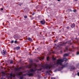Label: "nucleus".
<instances>
[{
  "label": "nucleus",
  "instance_id": "33",
  "mask_svg": "<svg viewBox=\"0 0 79 79\" xmlns=\"http://www.w3.org/2000/svg\"><path fill=\"white\" fill-rule=\"evenodd\" d=\"M1 10H2V11L3 10V8H1Z\"/></svg>",
  "mask_w": 79,
  "mask_h": 79
},
{
  "label": "nucleus",
  "instance_id": "39",
  "mask_svg": "<svg viewBox=\"0 0 79 79\" xmlns=\"http://www.w3.org/2000/svg\"><path fill=\"white\" fill-rule=\"evenodd\" d=\"M60 52H62V51H60Z\"/></svg>",
  "mask_w": 79,
  "mask_h": 79
},
{
  "label": "nucleus",
  "instance_id": "29",
  "mask_svg": "<svg viewBox=\"0 0 79 79\" xmlns=\"http://www.w3.org/2000/svg\"><path fill=\"white\" fill-rule=\"evenodd\" d=\"M77 55H79V52H77Z\"/></svg>",
  "mask_w": 79,
  "mask_h": 79
},
{
  "label": "nucleus",
  "instance_id": "16",
  "mask_svg": "<svg viewBox=\"0 0 79 79\" xmlns=\"http://www.w3.org/2000/svg\"><path fill=\"white\" fill-rule=\"evenodd\" d=\"M13 63H14V62L13 60H11L10 62V64H13Z\"/></svg>",
  "mask_w": 79,
  "mask_h": 79
},
{
  "label": "nucleus",
  "instance_id": "34",
  "mask_svg": "<svg viewBox=\"0 0 79 79\" xmlns=\"http://www.w3.org/2000/svg\"><path fill=\"white\" fill-rule=\"evenodd\" d=\"M30 61H31V63H32L33 62V61L32 60H31Z\"/></svg>",
  "mask_w": 79,
  "mask_h": 79
},
{
  "label": "nucleus",
  "instance_id": "13",
  "mask_svg": "<svg viewBox=\"0 0 79 79\" xmlns=\"http://www.w3.org/2000/svg\"><path fill=\"white\" fill-rule=\"evenodd\" d=\"M10 77L12 78V77H15V75H13L12 73H10Z\"/></svg>",
  "mask_w": 79,
  "mask_h": 79
},
{
  "label": "nucleus",
  "instance_id": "35",
  "mask_svg": "<svg viewBox=\"0 0 79 79\" xmlns=\"http://www.w3.org/2000/svg\"><path fill=\"white\" fill-rule=\"evenodd\" d=\"M51 79H55V78H52Z\"/></svg>",
  "mask_w": 79,
  "mask_h": 79
},
{
  "label": "nucleus",
  "instance_id": "14",
  "mask_svg": "<svg viewBox=\"0 0 79 79\" xmlns=\"http://www.w3.org/2000/svg\"><path fill=\"white\" fill-rule=\"evenodd\" d=\"M68 50V48L67 47H66L65 50H64V52H67Z\"/></svg>",
  "mask_w": 79,
  "mask_h": 79
},
{
  "label": "nucleus",
  "instance_id": "26",
  "mask_svg": "<svg viewBox=\"0 0 79 79\" xmlns=\"http://www.w3.org/2000/svg\"><path fill=\"white\" fill-rule=\"evenodd\" d=\"M2 74H5V73H4V72H2Z\"/></svg>",
  "mask_w": 79,
  "mask_h": 79
},
{
  "label": "nucleus",
  "instance_id": "12",
  "mask_svg": "<svg viewBox=\"0 0 79 79\" xmlns=\"http://www.w3.org/2000/svg\"><path fill=\"white\" fill-rule=\"evenodd\" d=\"M69 55V54H68V53H65L64 55V57H66V56H68Z\"/></svg>",
  "mask_w": 79,
  "mask_h": 79
},
{
  "label": "nucleus",
  "instance_id": "36",
  "mask_svg": "<svg viewBox=\"0 0 79 79\" xmlns=\"http://www.w3.org/2000/svg\"><path fill=\"white\" fill-rule=\"evenodd\" d=\"M74 1H78V0H74Z\"/></svg>",
  "mask_w": 79,
  "mask_h": 79
},
{
  "label": "nucleus",
  "instance_id": "15",
  "mask_svg": "<svg viewBox=\"0 0 79 79\" xmlns=\"http://www.w3.org/2000/svg\"><path fill=\"white\" fill-rule=\"evenodd\" d=\"M71 69H72L73 70H75V68L74 66H72V67H71Z\"/></svg>",
  "mask_w": 79,
  "mask_h": 79
},
{
  "label": "nucleus",
  "instance_id": "11",
  "mask_svg": "<svg viewBox=\"0 0 79 79\" xmlns=\"http://www.w3.org/2000/svg\"><path fill=\"white\" fill-rule=\"evenodd\" d=\"M2 54H3V55H6V54H7L6 53H7V52H6V51H4L2 53Z\"/></svg>",
  "mask_w": 79,
  "mask_h": 79
},
{
  "label": "nucleus",
  "instance_id": "19",
  "mask_svg": "<svg viewBox=\"0 0 79 79\" xmlns=\"http://www.w3.org/2000/svg\"><path fill=\"white\" fill-rule=\"evenodd\" d=\"M58 41V40H56L54 41V42L56 43H57Z\"/></svg>",
  "mask_w": 79,
  "mask_h": 79
},
{
  "label": "nucleus",
  "instance_id": "25",
  "mask_svg": "<svg viewBox=\"0 0 79 79\" xmlns=\"http://www.w3.org/2000/svg\"><path fill=\"white\" fill-rule=\"evenodd\" d=\"M67 29L68 30L69 29V27H67Z\"/></svg>",
  "mask_w": 79,
  "mask_h": 79
},
{
  "label": "nucleus",
  "instance_id": "21",
  "mask_svg": "<svg viewBox=\"0 0 79 79\" xmlns=\"http://www.w3.org/2000/svg\"><path fill=\"white\" fill-rule=\"evenodd\" d=\"M23 77L22 76V77H20V79H23Z\"/></svg>",
  "mask_w": 79,
  "mask_h": 79
},
{
  "label": "nucleus",
  "instance_id": "10",
  "mask_svg": "<svg viewBox=\"0 0 79 79\" xmlns=\"http://www.w3.org/2000/svg\"><path fill=\"white\" fill-rule=\"evenodd\" d=\"M75 24L73 23L72 24V25H71V27L72 28H74V27H75Z\"/></svg>",
  "mask_w": 79,
  "mask_h": 79
},
{
  "label": "nucleus",
  "instance_id": "3",
  "mask_svg": "<svg viewBox=\"0 0 79 79\" xmlns=\"http://www.w3.org/2000/svg\"><path fill=\"white\" fill-rule=\"evenodd\" d=\"M56 64H47L46 66L45 67V68L46 69H51V68H55L56 67Z\"/></svg>",
  "mask_w": 79,
  "mask_h": 79
},
{
  "label": "nucleus",
  "instance_id": "4",
  "mask_svg": "<svg viewBox=\"0 0 79 79\" xmlns=\"http://www.w3.org/2000/svg\"><path fill=\"white\" fill-rule=\"evenodd\" d=\"M30 73V72L29 71L27 73V76H28L29 77H32L34 76V73Z\"/></svg>",
  "mask_w": 79,
  "mask_h": 79
},
{
  "label": "nucleus",
  "instance_id": "42",
  "mask_svg": "<svg viewBox=\"0 0 79 79\" xmlns=\"http://www.w3.org/2000/svg\"><path fill=\"white\" fill-rule=\"evenodd\" d=\"M37 49H38V48H37Z\"/></svg>",
  "mask_w": 79,
  "mask_h": 79
},
{
  "label": "nucleus",
  "instance_id": "28",
  "mask_svg": "<svg viewBox=\"0 0 79 79\" xmlns=\"http://www.w3.org/2000/svg\"><path fill=\"white\" fill-rule=\"evenodd\" d=\"M27 74H24L23 75V76H27Z\"/></svg>",
  "mask_w": 79,
  "mask_h": 79
},
{
  "label": "nucleus",
  "instance_id": "23",
  "mask_svg": "<svg viewBox=\"0 0 79 79\" xmlns=\"http://www.w3.org/2000/svg\"><path fill=\"white\" fill-rule=\"evenodd\" d=\"M15 44H17V41L16 40H15Z\"/></svg>",
  "mask_w": 79,
  "mask_h": 79
},
{
  "label": "nucleus",
  "instance_id": "40",
  "mask_svg": "<svg viewBox=\"0 0 79 79\" xmlns=\"http://www.w3.org/2000/svg\"><path fill=\"white\" fill-rule=\"evenodd\" d=\"M1 79H5V78H1Z\"/></svg>",
  "mask_w": 79,
  "mask_h": 79
},
{
  "label": "nucleus",
  "instance_id": "22",
  "mask_svg": "<svg viewBox=\"0 0 79 79\" xmlns=\"http://www.w3.org/2000/svg\"><path fill=\"white\" fill-rule=\"evenodd\" d=\"M27 15H25L24 16V18H25V19H27Z\"/></svg>",
  "mask_w": 79,
  "mask_h": 79
},
{
  "label": "nucleus",
  "instance_id": "9",
  "mask_svg": "<svg viewBox=\"0 0 79 79\" xmlns=\"http://www.w3.org/2000/svg\"><path fill=\"white\" fill-rule=\"evenodd\" d=\"M22 67H20L19 68H15V70L16 71H18L19 70V69H22Z\"/></svg>",
  "mask_w": 79,
  "mask_h": 79
},
{
  "label": "nucleus",
  "instance_id": "30",
  "mask_svg": "<svg viewBox=\"0 0 79 79\" xmlns=\"http://www.w3.org/2000/svg\"><path fill=\"white\" fill-rule=\"evenodd\" d=\"M50 72L49 71H47L46 72V73H50Z\"/></svg>",
  "mask_w": 79,
  "mask_h": 79
},
{
  "label": "nucleus",
  "instance_id": "7",
  "mask_svg": "<svg viewBox=\"0 0 79 79\" xmlns=\"http://www.w3.org/2000/svg\"><path fill=\"white\" fill-rule=\"evenodd\" d=\"M67 42H66L65 43H63L60 44H59V45L60 46H65V44H67Z\"/></svg>",
  "mask_w": 79,
  "mask_h": 79
},
{
  "label": "nucleus",
  "instance_id": "44",
  "mask_svg": "<svg viewBox=\"0 0 79 79\" xmlns=\"http://www.w3.org/2000/svg\"><path fill=\"white\" fill-rule=\"evenodd\" d=\"M77 43H78V41H77Z\"/></svg>",
  "mask_w": 79,
  "mask_h": 79
},
{
  "label": "nucleus",
  "instance_id": "46",
  "mask_svg": "<svg viewBox=\"0 0 79 79\" xmlns=\"http://www.w3.org/2000/svg\"><path fill=\"white\" fill-rule=\"evenodd\" d=\"M41 33H40V34H41Z\"/></svg>",
  "mask_w": 79,
  "mask_h": 79
},
{
  "label": "nucleus",
  "instance_id": "17",
  "mask_svg": "<svg viewBox=\"0 0 79 79\" xmlns=\"http://www.w3.org/2000/svg\"><path fill=\"white\" fill-rule=\"evenodd\" d=\"M28 40L29 41H31L32 40V39L30 38H28Z\"/></svg>",
  "mask_w": 79,
  "mask_h": 79
},
{
  "label": "nucleus",
  "instance_id": "20",
  "mask_svg": "<svg viewBox=\"0 0 79 79\" xmlns=\"http://www.w3.org/2000/svg\"><path fill=\"white\" fill-rule=\"evenodd\" d=\"M52 59L53 60H56V58H54V57H53Z\"/></svg>",
  "mask_w": 79,
  "mask_h": 79
},
{
  "label": "nucleus",
  "instance_id": "31",
  "mask_svg": "<svg viewBox=\"0 0 79 79\" xmlns=\"http://www.w3.org/2000/svg\"><path fill=\"white\" fill-rule=\"evenodd\" d=\"M77 75H78V76H79V72L77 73Z\"/></svg>",
  "mask_w": 79,
  "mask_h": 79
},
{
  "label": "nucleus",
  "instance_id": "1",
  "mask_svg": "<svg viewBox=\"0 0 79 79\" xmlns=\"http://www.w3.org/2000/svg\"><path fill=\"white\" fill-rule=\"evenodd\" d=\"M68 60V59L66 58V57H64L63 58V60H59L58 59L57 60V62L56 63V65H60V66H62L61 68L58 69H57V70L58 71H60L61 69H63L65 67H67L68 63H65L64 64L62 65V62L65 61L66 62Z\"/></svg>",
  "mask_w": 79,
  "mask_h": 79
},
{
  "label": "nucleus",
  "instance_id": "38",
  "mask_svg": "<svg viewBox=\"0 0 79 79\" xmlns=\"http://www.w3.org/2000/svg\"><path fill=\"white\" fill-rule=\"evenodd\" d=\"M34 14H35V13H33V14H32V15H34Z\"/></svg>",
  "mask_w": 79,
  "mask_h": 79
},
{
  "label": "nucleus",
  "instance_id": "24",
  "mask_svg": "<svg viewBox=\"0 0 79 79\" xmlns=\"http://www.w3.org/2000/svg\"><path fill=\"white\" fill-rule=\"evenodd\" d=\"M49 57L48 56L47 57V60L48 61L49 60Z\"/></svg>",
  "mask_w": 79,
  "mask_h": 79
},
{
  "label": "nucleus",
  "instance_id": "37",
  "mask_svg": "<svg viewBox=\"0 0 79 79\" xmlns=\"http://www.w3.org/2000/svg\"><path fill=\"white\" fill-rule=\"evenodd\" d=\"M58 1V2H60V0H57Z\"/></svg>",
  "mask_w": 79,
  "mask_h": 79
},
{
  "label": "nucleus",
  "instance_id": "18",
  "mask_svg": "<svg viewBox=\"0 0 79 79\" xmlns=\"http://www.w3.org/2000/svg\"><path fill=\"white\" fill-rule=\"evenodd\" d=\"M14 42V41L13 40H12L10 42V43L11 44H13V43Z\"/></svg>",
  "mask_w": 79,
  "mask_h": 79
},
{
  "label": "nucleus",
  "instance_id": "43",
  "mask_svg": "<svg viewBox=\"0 0 79 79\" xmlns=\"http://www.w3.org/2000/svg\"><path fill=\"white\" fill-rule=\"evenodd\" d=\"M3 51H4V50H3Z\"/></svg>",
  "mask_w": 79,
  "mask_h": 79
},
{
  "label": "nucleus",
  "instance_id": "27",
  "mask_svg": "<svg viewBox=\"0 0 79 79\" xmlns=\"http://www.w3.org/2000/svg\"><path fill=\"white\" fill-rule=\"evenodd\" d=\"M76 11H77V10H76V9L73 10V12H76Z\"/></svg>",
  "mask_w": 79,
  "mask_h": 79
},
{
  "label": "nucleus",
  "instance_id": "45",
  "mask_svg": "<svg viewBox=\"0 0 79 79\" xmlns=\"http://www.w3.org/2000/svg\"><path fill=\"white\" fill-rule=\"evenodd\" d=\"M42 60H43V59H42Z\"/></svg>",
  "mask_w": 79,
  "mask_h": 79
},
{
  "label": "nucleus",
  "instance_id": "32",
  "mask_svg": "<svg viewBox=\"0 0 79 79\" xmlns=\"http://www.w3.org/2000/svg\"><path fill=\"white\" fill-rule=\"evenodd\" d=\"M75 40H78V39H77V38H75Z\"/></svg>",
  "mask_w": 79,
  "mask_h": 79
},
{
  "label": "nucleus",
  "instance_id": "2",
  "mask_svg": "<svg viewBox=\"0 0 79 79\" xmlns=\"http://www.w3.org/2000/svg\"><path fill=\"white\" fill-rule=\"evenodd\" d=\"M35 65V67H33V65L32 64H29L28 66H27V68H28L29 69L30 68H33V69H30V72H33L34 71H35L36 70H38V71H41V70L42 69V68H40V69H34V68L35 69H36V67L37 66L35 64H34Z\"/></svg>",
  "mask_w": 79,
  "mask_h": 79
},
{
  "label": "nucleus",
  "instance_id": "41",
  "mask_svg": "<svg viewBox=\"0 0 79 79\" xmlns=\"http://www.w3.org/2000/svg\"><path fill=\"white\" fill-rule=\"evenodd\" d=\"M70 50H70V49L69 50V51H70Z\"/></svg>",
  "mask_w": 79,
  "mask_h": 79
},
{
  "label": "nucleus",
  "instance_id": "6",
  "mask_svg": "<svg viewBox=\"0 0 79 79\" xmlns=\"http://www.w3.org/2000/svg\"><path fill=\"white\" fill-rule=\"evenodd\" d=\"M46 23L45 21L44 20H41L40 22V23L42 25H44Z\"/></svg>",
  "mask_w": 79,
  "mask_h": 79
},
{
  "label": "nucleus",
  "instance_id": "5",
  "mask_svg": "<svg viewBox=\"0 0 79 79\" xmlns=\"http://www.w3.org/2000/svg\"><path fill=\"white\" fill-rule=\"evenodd\" d=\"M16 76H21L22 74H23V73L22 72H20L19 73H16Z\"/></svg>",
  "mask_w": 79,
  "mask_h": 79
},
{
  "label": "nucleus",
  "instance_id": "8",
  "mask_svg": "<svg viewBox=\"0 0 79 79\" xmlns=\"http://www.w3.org/2000/svg\"><path fill=\"white\" fill-rule=\"evenodd\" d=\"M20 48V46H17L14 49L15 50H18Z\"/></svg>",
  "mask_w": 79,
  "mask_h": 79
}]
</instances>
